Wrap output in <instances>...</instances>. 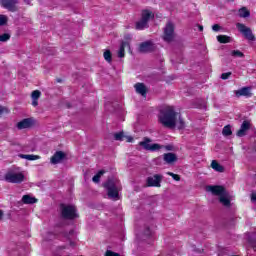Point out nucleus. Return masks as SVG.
Instances as JSON below:
<instances>
[{"label":"nucleus","mask_w":256,"mask_h":256,"mask_svg":"<svg viewBox=\"0 0 256 256\" xmlns=\"http://www.w3.org/2000/svg\"><path fill=\"white\" fill-rule=\"evenodd\" d=\"M155 19V14L149 10H143L141 13V18L135 23L136 31H143L149 29V20Z\"/></svg>","instance_id":"20e7f679"},{"label":"nucleus","mask_w":256,"mask_h":256,"mask_svg":"<svg viewBox=\"0 0 256 256\" xmlns=\"http://www.w3.org/2000/svg\"><path fill=\"white\" fill-rule=\"evenodd\" d=\"M216 39L218 43H222V44L231 43V37L227 35H218Z\"/></svg>","instance_id":"393cba45"},{"label":"nucleus","mask_w":256,"mask_h":256,"mask_svg":"<svg viewBox=\"0 0 256 256\" xmlns=\"http://www.w3.org/2000/svg\"><path fill=\"white\" fill-rule=\"evenodd\" d=\"M20 159H27V161H37L41 156L35 154H19Z\"/></svg>","instance_id":"412c9836"},{"label":"nucleus","mask_w":256,"mask_h":256,"mask_svg":"<svg viewBox=\"0 0 256 256\" xmlns=\"http://www.w3.org/2000/svg\"><path fill=\"white\" fill-rule=\"evenodd\" d=\"M139 53H153L155 51V44L151 41H145L139 44Z\"/></svg>","instance_id":"f8f14e48"},{"label":"nucleus","mask_w":256,"mask_h":256,"mask_svg":"<svg viewBox=\"0 0 256 256\" xmlns=\"http://www.w3.org/2000/svg\"><path fill=\"white\" fill-rule=\"evenodd\" d=\"M144 235L146 237H151V228L146 227L145 230H144Z\"/></svg>","instance_id":"c9c22d12"},{"label":"nucleus","mask_w":256,"mask_h":256,"mask_svg":"<svg viewBox=\"0 0 256 256\" xmlns=\"http://www.w3.org/2000/svg\"><path fill=\"white\" fill-rule=\"evenodd\" d=\"M41 97V91L39 90H34L31 93V98H32V106L37 107L39 105V98Z\"/></svg>","instance_id":"aec40b11"},{"label":"nucleus","mask_w":256,"mask_h":256,"mask_svg":"<svg viewBox=\"0 0 256 256\" xmlns=\"http://www.w3.org/2000/svg\"><path fill=\"white\" fill-rule=\"evenodd\" d=\"M8 21H9V18H7L6 15L0 14V27L5 26Z\"/></svg>","instance_id":"7c9ffc66"},{"label":"nucleus","mask_w":256,"mask_h":256,"mask_svg":"<svg viewBox=\"0 0 256 256\" xmlns=\"http://www.w3.org/2000/svg\"><path fill=\"white\" fill-rule=\"evenodd\" d=\"M178 129H185V121H183L181 118H179L178 121Z\"/></svg>","instance_id":"f704fd0d"},{"label":"nucleus","mask_w":256,"mask_h":256,"mask_svg":"<svg viewBox=\"0 0 256 256\" xmlns=\"http://www.w3.org/2000/svg\"><path fill=\"white\" fill-rule=\"evenodd\" d=\"M163 159L168 165H173L177 161V154L171 152L165 153Z\"/></svg>","instance_id":"a211bd4d"},{"label":"nucleus","mask_w":256,"mask_h":256,"mask_svg":"<svg viewBox=\"0 0 256 256\" xmlns=\"http://www.w3.org/2000/svg\"><path fill=\"white\" fill-rule=\"evenodd\" d=\"M136 93L142 95V97H147V86L145 84L138 82L134 85Z\"/></svg>","instance_id":"f3484780"},{"label":"nucleus","mask_w":256,"mask_h":256,"mask_svg":"<svg viewBox=\"0 0 256 256\" xmlns=\"http://www.w3.org/2000/svg\"><path fill=\"white\" fill-rule=\"evenodd\" d=\"M232 57H240L243 58L245 57V54H243V52H241L240 50H233L231 52Z\"/></svg>","instance_id":"2f4dec72"},{"label":"nucleus","mask_w":256,"mask_h":256,"mask_svg":"<svg viewBox=\"0 0 256 256\" xmlns=\"http://www.w3.org/2000/svg\"><path fill=\"white\" fill-rule=\"evenodd\" d=\"M211 167L212 169H214V171H218V173H223V171H225V168L221 164H219L217 160H213L211 162Z\"/></svg>","instance_id":"b1692460"},{"label":"nucleus","mask_w":256,"mask_h":256,"mask_svg":"<svg viewBox=\"0 0 256 256\" xmlns=\"http://www.w3.org/2000/svg\"><path fill=\"white\" fill-rule=\"evenodd\" d=\"M1 217H3V212H2V210H0V219H1Z\"/></svg>","instance_id":"37998d69"},{"label":"nucleus","mask_w":256,"mask_h":256,"mask_svg":"<svg viewBox=\"0 0 256 256\" xmlns=\"http://www.w3.org/2000/svg\"><path fill=\"white\" fill-rule=\"evenodd\" d=\"M167 175L172 177V179H174V181H181V176L179 174H175L173 172H168Z\"/></svg>","instance_id":"473e14b6"},{"label":"nucleus","mask_w":256,"mask_h":256,"mask_svg":"<svg viewBox=\"0 0 256 256\" xmlns=\"http://www.w3.org/2000/svg\"><path fill=\"white\" fill-rule=\"evenodd\" d=\"M212 29H213V31H220L221 26H220L219 24H214V25L212 26Z\"/></svg>","instance_id":"4c0bfd02"},{"label":"nucleus","mask_w":256,"mask_h":256,"mask_svg":"<svg viewBox=\"0 0 256 256\" xmlns=\"http://www.w3.org/2000/svg\"><path fill=\"white\" fill-rule=\"evenodd\" d=\"M105 175V170H99L96 175L93 176L92 180L94 183H99L101 181V176Z\"/></svg>","instance_id":"bb28decb"},{"label":"nucleus","mask_w":256,"mask_h":256,"mask_svg":"<svg viewBox=\"0 0 256 256\" xmlns=\"http://www.w3.org/2000/svg\"><path fill=\"white\" fill-rule=\"evenodd\" d=\"M37 198L35 197H32L31 195L29 194H26L22 197V203L24 205H35V203H37Z\"/></svg>","instance_id":"6ab92c4d"},{"label":"nucleus","mask_w":256,"mask_h":256,"mask_svg":"<svg viewBox=\"0 0 256 256\" xmlns=\"http://www.w3.org/2000/svg\"><path fill=\"white\" fill-rule=\"evenodd\" d=\"M9 39H11V34H9V33H4V34L0 35L1 43H7V41H9Z\"/></svg>","instance_id":"c756f323"},{"label":"nucleus","mask_w":256,"mask_h":256,"mask_svg":"<svg viewBox=\"0 0 256 256\" xmlns=\"http://www.w3.org/2000/svg\"><path fill=\"white\" fill-rule=\"evenodd\" d=\"M232 73L231 72H226V73H222L221 74V79H223V81L229 79L231 77Z\"/></svg>","instance_id":"72a5a7b5"},{"label":"nucleus","mask_w":256,"mask_h":256,"mask_svg":"<svg viewBox=\"0 0 256 256\" xmlns=\"http://www.w3.org/2000/svg\"><path fill=\"white\" fill-rule=\"evenodd\" d=\"M236 27L238 31L242 33V35L247 39L248 41H255V35H253V31H251V28L245 26L243 23H237Z\"/></svg>","instance_id":"6e6552de"},{"label":"nucleus","mask_w":256,"mask_h":256,"mask_svg":"<svg viewBox=\"0 0 256 256\" xmlns=\"http://www.w3.org/2000/svg\"><path fill=\"white\" fill-rule=\"evenodd\" d=\"M60 211L62 219L73 221L78 219L79 214L77 213V207L75 205L60 204Z\"/></svg>","instance_id":"7ed1b4c3"},{"label":"nucleus","mask_w":256,"mask_h":256,"mask_svg":"<svg viewBox=\"0 0 256 256\" xmlns=\"http://www.w3.org/2000/svg\"><path fill=\"white\" fill-rule=\"evenodd\" d=\"M251 201H252V203H256V194L255 193L251 194Z\"/></svg>","instance_id":"58836bf2"},{"label":"nucleus","mask_w":256,"mask_h":256,"mask_svg":"<svg viewBox=\"0 0 256 256\" xmlns=\"http://www.w3.org/2000/svg\"><path fill=\"white\" fill-rule=\"evenodd\" d=\"M251 129V123L247 120H244L241 124L240 129L237 131V137H245L247 131Z\"/></svg>","instance_id":"dca6fc26"},{"label":"nucleus","mask_w":256,"mask_h":256,"mask_svg":"<svg viewBox=\"0 0 256 256\" xmlns=\"http://www.w3.org/2000/svg\"><path fill=\"white\" fill-rule=\"evenodd\" d=\"M150 138L145 137L143 141L139 142L140 147H143L145 151H159L161 149V145L154 143L150 144Z\"/></svg>","instance_id":"1a4fd4ad"},{"label":"nucleus","mask_w":256,"mask_h":256,"mask_svg":"<svg viewBox=\"0 0 256 256\" xmlns=\"http://www.w3.org/2000/svg\"><path fill=\"white\" fill-rule=\"evenodd\" d=\"M160 123L168 129H173L177 125V112L173 106H168L160 111Z\"/></svg>","instance_id":"f257e3e1"},{"label":"nucleus","mask_w":256,"mask_h":256,"mask_svg":"<svg viewBox=\"0 0 256 256\" xmlns=\"http://www.w3.org/2000/svg\"><path fill=\"white\" fill-rule=\"evenodd\" d=\"M163 39L166 43H171L175 39V25L168 22L164 27Z\"/></svg>","instance_id":"423d86ee"},{"label":"nucleus","mask_w":256,"mask_h":256,"mask_svg":"<svg viewBox=\"0 0 256 256\" xmlns=\"http://www.w3.org/2000/svg\"><path fill=\"white\" fill-rule=\"evenodd\" d=\"M238 13L239 17H241L242 19H247V17H251V12L249 11V9H247V7L240 8Z\"/></svg>","instance_id":"4be33fe9"},{"label":"nucleus","mask_w":256,"mask_h":256,"mask_svg":"<svg viewBox=\"0 0 256 256\" xmlns=\"http://www.w3.org/2000/svg\"><path fill=\"white\" fill-rule=\"evenodd\" d=\"M206 191H210L212 195L219 197V202L224 207H231V199L227 197V190L221 185H208Z\"/></svg>","instance_id":"f03ea898"},{"label":"nucleus","mask_w":256,"mask_h":256,"mask_svg":"<svg viewBox=\"0 0 256 256\" xmlns=\"http://www.w3.org/2000/svg\"><path fill=\"white\" fill-rule=\"evenodd\" d=\"M7 183H23L25 181V175L23 173L7 172L4 176Z\"/></svg>","instance_id":"0eeeda50"},{"label":"nucleus","mask_w":256,"mask_h":256,"mask_svg":"<svg viewBox=\"0 0 256 256\" xmlns=\"http://www.w3.org/2000/svg\"><path fill=\"white\" fill-rule=\"evenodd\" d=\"M129 47V42L123 41L120 45L119 51H118V57L120 59H123L125 57V48Z\"/></svg>","instance_id":"5701e85b"},{"label":"nucleus","mask_w":256,"mask_h":256,"mask_svg":"<svg viewBox=\"0 0 256 256\" xmlns=\"http://www.w3.org/2000/svg\"><path fill=\"white\" fill-rule=\"evenodd\" d=\"M161 181H163V175L154 174L146 179L147 187H161Z\"/></svg>","instance_id":"9d476101"},{"label":"nucleus","mask_w":256,"mask_h":256,"mask_svg":"<svg viewBox=\"0 0 256 256\" xmlns=\"http://www.w3.org/2000/svg\"><path fill=\"white\" fill-rule=\"evenodd\" d=\"M124 140H126V143H133V136H125Z\"/></svg>","instance_id":"e433bc0d"},{"label":"nucleus","mask_w":256,"mask_h":256,"mask_svg":"<svg viewBox=\"0 0 256 256\" xmlns=\"http://www.w3.org/2000/svg\"><path fill=\"white\" fill-rule=\"evenodd\" d=\"M236 97H253V93H251V86H245L235 91Z\"/></svg>","instance_id":"2eb2a0df"},{"label":"nucleus","mask_w":256,"mask_h":256,"mask_svg":"<svg viewBox=\"0 0 256 256\" xmlns=\"http://www.w3.org/2000/svg\"><path fill=\"white\" fill-rule=\"evenodd\" d=\"M198 29L200 32H203V25H198Z\"/></svg>","instance_id":"a19ab883"},{"label":"nucleus","mask_w":256,"mask_h":256,"mask_svg":"<svg viewBox=\"0 0 256 256\" xmlns=\"http://www.w3.org/2000/svg\"><path fill=\"white\" fill-rule=\"evenodd\" d=\"M75 233V231L74 230H70L69 231V234L68 235H66V237H69L70 235H73Z\"/></svg>","instance_id":"ea45409f"},{"label":"nucleus","mask_w":256,"mask_h":256,"mask_svg":"<svg viewBox=\"0 0 256 256\" xmlns=\"http://www.w3.org/2000/svg\"><path fill=\"white\" fill-rule=\"evenodd\" d=\"M0 3L4 9L9 10L11 13H15L17 11L19 0H0Z\"/></svg>","instance_id":"9b49d317"},{"label":"nucleus","mask_w":256,"mask_h":256,"mask_svg":"<svg viewBox=\"0 0 256 256\" xmlns=\"http://www.w3.org/2000/svg\"><path fill=\"white\" fill-rule=\"evenodd\" d=\"M34 125H35V120L33 118H25L20 122H18L16 124V127L21 131L23 129H31V127H33Z\"/></svg>","instance_id":"ddd939ff"},{"label":"nucleus","mask_w":256,"mask_h":256,"mask_svg":"<svg viewBox=\"0 0 256 256\" xmlns=\"http://www.w3.org/2000/svg\"><path fill=\"white\" fill-rule=\"evenodd\" d=\"M104 59L105 61H107L108 63H111V61H113V54L111 53V50H106L104 52Z\"/></svg>","instance_id":"cd10ccee"},{"label":"nucleus","mask_w":256,"mask_h":256,"mask_svg":"<svg viewBox=\"0 0 256 256\" xmlns=\"http://www.w3.org/2000/svg\"><path fill=\"white\" fill-rule=\"evenodd\" d=\"M1 113H3V109H1V107H0V115H1Z\"/></svg>","instance_id":"a18cd8bd"},{"label":"nucleus","mask_w":256,"mask_h":256,"mask_svg":"<svg viewBox=\"0 0 256 256\" xmlns=\"http://www.w3.org/2000/svg\"><path fill=\"white\" fill-rule=\"evenodd\" d=\"M67 154L63 151H56L53 156L50 158V163L52 165H59L62 161H65Z\"/></svg>","instance_id":"4468645a"},{"label":"nucleus","mask_w":256,"mask_h":256,"mask_svg":"<svg viewBox=\"0 0 256 256\" xmlns=\"http://www.w3.org/2000/svg\"><path fill=\"white\" fill-rule=\"evenodd\" d=\"M70 245H72V246H73V245H75V243H73V241H70Z\"/></svg>","instance_id":"c03bdc74"},{"label":"nucleus","mask_w":256,"mask_h":256,"mask_svg":"<svg viewBox=\"0 0 256 256\" xmlns=\"http://www.w3.org/2000/svg\"><path fill=\"white\" fill-rule=\"evenodd\" d=\"M167 149L170 150L171 148L169 146H167Z\"/></svg>","instance_id":"49530a36"},{"label":"nucleus","mask_w":256,"mask_h":256,"mask_svg":"<svg viewBox=\"0 0 256 256\" xmlns=\"http://www.w3.org/2000/svg\"><path fill=\"white\" fill-rule=\"evenodd\" d=\"M115 141H125V133L124 132H117L114 134Z\"/></svg>","instance_id":"c85d7f7f"},{"label":"nucleus","mask_w":256,"mask_h":256,"mask_svg":"<svg viewBox=\"0 0 256 256\" xmlns=\"http://www.w3.org/2000/svg\"><path fill=\"white\" fill-rule=\"evenodd\" d=\"M105 189H107V195L110 199H119V190H117V186L113 180H108L104 183Z\"/></svg>","instance_id":"39448f33"},{"label":"nucleus","mask_w":256,"mask_h":256,"mask_svg":"<svg viewBox=\"0 0 256 256\" xmlns=\"http://www.w3.org/2000/svg\"><path fill=\"white\" fill-rule=\"evenodd\" d=\"M24 3H26V5H31V0H25Z\"/></svg>","instance_id":"79ce46f5"},{"label":"nucleus","mask_w":256,"mask_h":256,"mask_svg":"<svg viewBox=\"0 0 256 256\" xmlns=\"http://www.w3.org/2000/svg\"><path fill=\"white\" fill-rule=\"evenodd\" d=\"M222 135H224V137H229L233 135V131L231 130V125L224 126L222 130Z\"/></svg>","instance_id":"a878e982"},{"label":"nucleus","mask_w":256,"mask_h":256,"mask_svg":"<svg viewBox=\"0 0 256 256\" xmlns=\"http://www.w3.org/2000/svg\"><path fill=\"white\" fill-rule=\"evenodd\" d=\"M58 83H61V80H58Z\"/></svg>","instance_id":"de8ad7c7"}]
</instances>
